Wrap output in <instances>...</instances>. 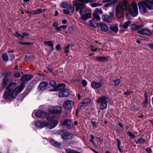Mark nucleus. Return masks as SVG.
Instances as JSON below:
<instances>
[{
	"label": "nucleus",
	"mask_w": 153,
	"mask_h": 153,
	"mask_svg": "<svg viewBox=\"0 0 153 153\" xmlns=\"http://www.w3.org/2000/svg\"><path fill=\"white\" fill-rule=\"evenodd\" d=\"M25 83H22L20 85L17 86L16 82H11L6 88L7 90L4 93V98L8 100L11 97L15 98L24 89Z\"/></svg>",
	"instance_id": "nucleus-1"
},
{
	"label": "nucleus",
	"mask_w": 153,
	"mask_h": 153,
	"mask_svg": "<svg viewBox=\"0 0 153 153\" xmlns=\"http://www.w3.org/2000/svg\"><path fill=\"white\" fill-rule=\"evenodd\" d=\"M128 5V1L124 0L116 7V15L118 18H121L124 16V10L129 12Z\"/></svg>",
	"instance_id": "nucleus-2"
},
{
	"label": "nucleus",
	"mask_w": 153,
	"mask_h": 153,
	"mask_svg": "<svg viewBox=\"0 0 153 153\" xmlns=\"http://www.w3.org/2000/svg\"><path fill=\"white\" fill-rule=\"evenodd\" d=\"M138 5L140 11L142 13L146 12V7L148 9H153V0H145L139 2Z\"/></svg>",
	"instance_id": "nucleus-3"
},
{
	"label": "nucleus",
	"mask_w": 153,
	"mask_h": 153,
	"mask_svg": "<svg viewBox=\"0 0 153 153\" xmlns=\"http://www.w3.org/2000/svg\"><path fill=\"white\" fill-rule=\"evenodd\" d=\"M97 102L99 105L100 109L103 110L107 108L108 97L104 96L100 97L97 100Z\"/></svg>",
	"instance_id": "nucleus-4"
},
{
	"label": "nucleus",
	"mask_w": 153,
	"mask_h": 153,
	"mask_svg": "<svg viewBox=\"0 0 153 153\" xmlns=\"http://www.w3.org/2000/svg\"><path fill=\"white\" fill-rule=\"evenodd\" d=\"M60 91L59 94V97H65L69 94V91L65 88V85L64 84H59L56 88V91Z\"/></svg>",
	"instance_id": "nucleus-5"
},
{
	"label": "nucleus",
	"mask_w": 153,
	"mask_h": 153,
	"mask_svg": "<svg viewBox=\"0 0 153 153\" xmlns=\"http://www.w3.org/2000/svg\"><path fill=\"white\" fill-rule=\"evenodd\" d=\"M79 10V13L81 16L80 18L84 21H86L91 16V13L88 12L87 8L82 7Z\"/></svg>",
	"instance_id": "nucleus-6"
},
{
	"label": "nucleus",
	"mask_w": 153,
	"mask_h": 153,
	"mask_svg": "<svg viewBox=\"0 0 153 153\" xmlns=\"http://www.w3.org/2000/svg\"><path fill=\"white\" fill-rule=\"evenodd\" d=\"M89 0H74L73 1V5L75 6L76 11H78L79 9L83 7H85V3L89 2Z\"/></svg>",
	"instance_id": "nucleus-7"
},
{
	"label": "nucleus",
	"mask_w": 153,
	"mask_h": 153,
	"mask_svg": "<svg viewBox=\"0 0 153 153\" xmlns=\"http://www.w3.org/2000/svg\"><path fill=\"white\" fill-rule=\"evenodd\" d=\"M59 133L61 138L64 140H70L74 137L73 134L68 132H64L63 130L59 131Z\"/></svg>",
	"instance_id": "nucleus-8"
},
{
	"label": "nucleus",
	"mask_w": 153,
	"mask_h": 153,
	"mask_svg": "<svg viewBox=\"0 0 153 153\" xmlns=\"http://www.w3.org/2000/svg\"><path fill=\"white\" fill-rule=\"evenodd\" d=\"M129 12L134 16H136L138 12V8L136 3H133L128 7Z\"/></svg>",
	"instance_id": "nucleus-9"
},
{
	"label": "nucleus",
	"mask_w": 153,
	"mask_h": 153,
	"mask_svg": "<svg viewBox=\"0 0 153 153\" xmlns=\"http://www.w3.org/2000/svg\"><path fill=\"white\" fill-rule=\"evenodd\" d=\"M108 14L109 15L107 14L103 15L102 17L103 21L108 23H110L112 21L114 12L113 11L110 12Z\"/></svg>",
	"instance_id": "nucleus-10"
},
{
	"label": "nucleus",
	"mask_w": 153,
	"mask_h": 153,
	"mask_svg": "<svg viewBox=\"0 0 153 153\" xmlns=\"http://www.w3.org/2000/svg\"><path fill=\"white\" fill-rule=\"evenodd\" d=\"M62 110L60 106H52L49 108V111L51 113H59Z\"/></svg>",
	"instance_id": "nucleus-11"
},
{
	"label": "nucleus",
	"mask_w": 153,
	"mask_h": 153,
	"mask_svg": "<svg viewBox=\"0 0 153 153\" xmlns=\"http://www.w3.org/2000/svg\"><path fill=\"white\" fill-rule=\"evenodd\" d=\"M74 105V102L71 100H68L65 101L63 104V108L66 110L71 109Z\"/></svg>",
	"instance_id": "nucleus-12"
},
{
	"label": "nucleus",
	"mask_w": 153,
	"mask_h": 153,
	"mask_svg": "<svg viewBox=\"0 0 153 153\" xmlns=\"http://www.w3.org/2000/svg\"><path fill=\"white\" fill-rule=\"evenodd\" d=\"M60 123L61 126H66L69 129L71 128H72V126L71 125V121L70 120H65L63 121H62Z\"/></svg>",
	"instance_id": "nucleus-13"
},
{
	"label": "nucleus",
	"mask_w": 153,
	"mask_h": 153,
	"mask_svg": "<svg viewBox=\"0 0 153 153\" xmlns=\"http://www.w3.org/2000/svg\"><path fill=\"white\" fill-rule=\"evenodd\" d=\"M61 6L62 8H65L69 10L72 13H73L74 11V7H72V6L70 4L63 3L61 4Z\"/></svg>",
	"instance_id": "nucleus-14"
},
{
	"label": "nucleus",
	"mask_w": 153,
	"mask_h": 153,
	"mask_svg": "<svg viewBox=\"0 0 153 153\" xmlns=\"http://www.w3.org/2000/svg\"><path fill=\"white\" fill-rule=\"evenodd\" d=\"M36 126L40 128H42L45 126H49V123L46 121L43 122L40 121H39L36 122Z\"/></svg>",
	"instance_id": "nucleus-15"
},
{
	"label": "nucleus",
	"mask_w": 153,
	"mask_h": 153,
	"mask_svg": "<svg viewBox=\"0 0 153 153\" xmlns=\"http://www.w3.org/2000/svg\"><path fill=\"white\" fill-rule=\"evenodd\" d=\"M36 116L38 117L44 118L47 114V113L41 110H39L35 114Z\"/></svg>",
	"instance_id": "nucleus-16"
},
{
	"label": "nucleus",
	"mask_w": 153,
	"mask_h": 153,
	"mask_svg": "<svg viewBox=\"0 0 153 153\" xmlns=\"http://www.w3.org/2000/svg\"><path fill=\"white\" fill-rule=\"evenodd\" d=\"M102 85V84L101 82H91V86L94 89L99 88Z\"/></svg>",
	"instance_id": "nucleus-17"
},
{
	"label": "nucleus",
	"mask_w": 153,
	"mask_h": 153,
	"mask_svg": "<svg viewBox=\"0 0 153 153\" xmlns=\"http://www.w3.org/2000/svg\"><path fill=\"white\" fill-rule=\"evenodd\" d=\"M118 0H104L102 2L104 3L108 2H110L108 4H106L104 5V7H109L111 5L115 4L117 2Z\"/></svg>",
	"instance_id": "nucleus-18"
},
{
	"label": "nucleus",
	"mask_w": 153,
	"mask_h": 153,
	"mask_svg": "<svg viewBox=\"0 0 153 153\" xmlns=\"http://www.w3.org/2000/svg\"><path fill=\"white\" fill-rule=\"evenodd\" d=\"M138 33L146 35H150L151 34V32L148 29L146 28H143L138 31Z\"/></svg>",
	"instance_id": "nucleus-19"
},
{
	"label": "nucleus",
	"mask_w": 153,
	"mask_h": 153,
	"mask_svg": "<svg viewBox=\"0 0 153 153\" xmlns=\"http://www.w3.org/2000/svg\"><path fill=\"white\" fill-rule=\"evenodd\" d=\"M48 84V83L45 82H42L39 84L38 87V89L40 90H44L47 88Z\"/></svg>",
	"instance_id": "nucleus-20"
},
{
	"label": "nucleus",
	"mask_w": 153,
	"mask_h": 153,
	"mask_svg": "<svg viewBox=\"0 0 153 153\" xmlns=\"http://www.w3.org/2000/svg\"><path fill=\"white\" fill-rule=\"evenodd\" d=\"M33 78L32 75H23L21 78V80L22 82L28 81Z\"/></svg>",
	"instance_id": "nucleus-21"
},
{
	"label": "nucleus",
	"mask_w": 153,
	"mask_h": 153,
	"mask_svg": "<svg viewBox=\"0 0 153 153\" xmlns=\"http://www.w3.org/2000/svg\"><path fill=\"white\" fill-rule=\"evenodd\" d=\"M143 27V25H137L135 24H133L132 25L131 29L132 30H137L142 28Z\"/></svg>",
	"instance_id": "nucleus-22"
},
{
	"label": "nucleus",
	"mask_w": 153,
	"mask_h": 153,
	"mask_svg": "<svg viewBox=\"0 0 153 153\" xmlns=\"http://www.w3.org/2000/svg\"><path fill=\"white\" fill-rule=\"evenodd\" d=\"M50 143L52 145L56 147H59L61 145V144L60 142H59L53 140H50Z\"/></svg>",
	"instance_id": "nucleus-23"
},
{
	"label": "nucleus",
	"mask_w": 153,
	"mask_h": 153,
	"mask_svg": "<svg viewBox=\"0 0 153 153\" xmlns=\"http://www.w3.org/2000/svg\"><path fill=\"white\" fill-rule=\"evenodd\" d=\"M100 25L101 27V29L102 31L106 32L108 30L109 28L106 25L103 23H100Z\"/></svg>",
	"instance_id": "nucleus-24"
},
{
	"label": "nucleus",
	"mask_w": 153,
	"mask_h": 153,
	"mask_svg": "<svg viewBox=\"0 0 153 153\" xmlns=\"http://www.w3.org/2000/svg\"><path fill=\"white\" fill-rule=\"evenodd\" d=\"M9 80L8 79H3L2 82V87L3 89L8 84Z\"/></svg>",
	"instance_id": "nucleus-25"
},
{
	"label": "nucleus",
	"mask_w": 153,
	"mask_h": 153,
	"mask_svg": "<svg viewBox=\"0 0 153 153\" xmlns=\"http://www.w3.org/2000/svg\"><path fill=\"white\" fill-rule=\"evenodd\" d=\"M58 122L56 120H53L50 123L51 126L49 127L50 129H52L56 126Z\"/></svg>",
	"instance_id": "nucleus-26"
},
{
	"label": "nucleus",
	"mask_w": 153,
	"mask_h": 153,
	"mask_svg": "<svg viewBox=\"0 0 153 153\" xmlns=\"http://www.w3.org/2000/svg\"><path fill=\"white\" fill-rule=\"evenodd\" d=\"M91 101L90 99L86 98L82 102V104L85 106H87L91 102Z\"/></svg>",
	"instance_id": "nucleus-27"
},
{
	"label": "nucleus",
	"mask_w": 153,
	"mask_h": 153,
	"mask_svg": "<svg viewBox=\"0 0 153 153\" xmlns=\"http://www.w3.org/2000/svg\"><path fill=\"white\" fill-rule=\"evenodd\" d=\"M50 85L53 87L55 89V90L56 91V88L59 85H58L57 86H56V83L53 80H52L50 81L49 83Z\"/></svg>",
	"instance_id": "nucleus-28"
},
{
	"label": "nucleus",
	"mask_w": 153,
	"mask_h": 153,
	"mask_svg": "<svg viewBox=\"0 0 153 153\" xmlns=\"http://www.w3.org/2000/svg\"><path fill=\"white\" fill-rule=\"evenodd\" d=\"M110 28L111 30L114 32H117L118 30V25H117L111 26Z\"/></svg>",
	"instance_id": "nucleus-29"
},
{
	"label": "nucleus",
	"mask_w": 153,
	"mask_h": 153,
	"mask_svg": "<svg viewBox=\"0 0 153 153\" xmlns=\"http://www.w3.org/2000/svg\"><path fill=\"white\" fill-rule=\"evenodd\" d=\"M15 35L16 36L18 39L21 40H23V39L25 38L22 35L19 34L18 32H16L15 34Z\"/></svg>",
	"instance_id": "nucleus-30"
},
{
	"label": "nucleus",
	"mask_w": 153,
	"mask_h": 153,
	"mask_svg": "<svg viewBox=\"0 0 153 153\" xmlns=\"http://www.w3.org/2000/svg\"><path fill=\"white\" fill-rule=\"evenodd\" d=\"M44 44L46 45L51 47H53V42L51 41H45L43 42Z\"/></svg>",
	"instance_id": "nucleus-31"
},
{
	"label": "nucleus",
	"mask_w": 153,
	"mask_h": 153,
	"mask_svg": "<svg viewBox=\"0 0 153 153\" xmlns=\"http://www.w3.org/2000/svg\"><path fill=\"white\" fill-rule=\"evenodd\" d=\"M146 140H143V138H140L138 139L137 141H135V143L136 144H141L144 143Z\"/></svg>",
	"instance_id": "nucleus-32"
},
{
	"label": "nucleus",
	"mask_w": 153,
	"mask_h": 153,
	"mask_svg": "<svg viewBox=\"0 0 153 153\" xmlns=\"http://www.w3.org/2000/svg\"><path fill=\"white\" fill-rule=\"evenodd\" d=\"M93 16L94 19H97V20L99 21L100 19V17L98 14L95 12H94L93 14Z\"/></svg>",
	"instance_id": "nucleus-33"
},
{
	"label": "nucleus",
	"mask_w": 153,
	"mask_h": 153,
	"mask_svg": "<svg viewBox=\"0 0 153 153\" xmlns=\"http://www.w3.org/2000/svg\"><path fill=\"white\" fill-rule=\"evenodd\" d=\"M108 58L105 57H98L96 59V60H98L100 61H107Z\"/></svg>",
	"instance_id": "nucleus-34"
},
{
	"label": "nucleus",
	"mask_w": 153,
	"mask_h": 153,
	"mask_svg": "<svg viewBox=\"0 0 153 153\" xmlns=\"http://www.w3.org/2000/svg\"><path fill=\"white\" fill-rule=\"evenodd\" d=\"M66 152L67 153H81L77 151L76 150H74L68 149L66 150Z\"/></svg>",
	"instance_id": "nucleus-35"
},
{
	"label": "nucleus",
	"mask_w": 153,
	"mask_h": 153,
	"mask_svg": "<svg viewBox=\"0 0 153 153\" xmlns=\"http://www.w3.org/2000/svg\"><path fill=\"white\" fill-rule=\"evenodd\" d=\"M89 24L90 26L94 27H96L97 26L95 21L93 20L89 21Z\"/></svg>",
	"instance_id": "nucleus-36"
},
{
	"label": "nucleus",
	"mask_w": 153,
	"mask_h": 153,
	"mask_svg": "<svg viewBox=\"0 0 153 153\" xmlns=\"http://www.w3.org/2000/svg\"><path fill=\"white\" fill-rule=\"evenodd\" d=\"M4 75L5 76L4 78V79H8L9 80H10L9 77L11 75L10 72H5L4 73Z\"/></svg>",
	"instance_id": "nucleus-37"
},
{
	"label": "nucleus",
	"mask_w": 153,
	"mask_h": 153,
	"mask_svg": "<svg viewBox=\"0 0 153 153\" xmlns=\"http://www.w3.org/2000/svg\"><path fill=\"white\" fill-rule=\"evenodd\" d=\"M131 23L130 21H128L125 22L124 24L122 25V27L125 28H127L128 26H129Z\"/></svg>",
	"instance_id": "nucleus-38"
},
{
	"label": "nucleus",
	"mask_w": 153,
	"mask_h": 153,
	"mask_svg": "<svg viewBox=\"0 0 153 153\" xmlns=\"http://www.w3.org/2000/svg\"><path fill=\"white\" fill-rule=\"evenodd\" d=\"M102 4V3H94L91 4V6L92 7H94L99 6Z\"/></svg>",
	"instance_id": "nucleus-39"
},
{
	"label": "nucleus",
	"mask_w": 153,
	"mask_h": 153,
	"mask_svg": "<svg viewBox=\"0 0 153 153\" xmlns=\"http://www.w3.org/2000/svg\"><path fill=\"white\" fill-rule=\"evenodd\" d=\"M113 81L114 82V85L115 86L118 85L120 82V79H116L115 80H113Z\"/></svg>",
	"instance_id": "nucleus-40"
},
{
	"label": "nucleus",
	"mask_w": 153,
	"mask_h": 153,
	"mask_svg": "<svg viewBox=\"0 0 153 153\" xmlns=\"http://www.w3.org/2000/svg\"><path fill=\"white\" fill-rule=\"evenodd\" d=\"M94 12L98 13L100 14H102L103 13V11L101 8H96L95 9V11Z\"/></svg>",
	"instance_id": "nucleus-41"
},
{
	"label": "nucleus",
	"mask_w": 153,
	"mask_h": 153,
	"mask_svg": "<svg viewBox=\"0 0 153 153\" xmlns=\"http://www.w3.org/2000/svg\"><path fill=\"white\" fill-rule=\"evenodd\" d=\"M2 58L5 61H7L8 59V57L7 55L4 53L3 54L2 56Z\"/></svg>",
	"instance_id": "nucleus-42"
},
{
	"label": "nucleus",
	"mask_w": 153,
	"mask_h": 153,
	"mask_svg": "<svg viewBox=\"0 0 153 153\" xmlns=\"http://www.w3.org/2000/svg\"><path fill=\"white\" fill-rule=\"evenodd\" d=\"M70 47V45H68L67 46L65 47L64 49L65 52V53H69V49Z\"/></svg>",
	"instance_id": "nucleus-43"
},
{
	"label": "nucleus",
	"mask_w": 153,
	"mask_h": 153,
	"mask_svg": "<svg viewBox=\"0 0 153 153\" xmlns=\"http://www.w3.org/2000/svg\"><path fill=\"white\" fill-rule=\"evenodd\" d=\"M19 43L22 45H33V44L31 43L30 42H19Z\"/></svg>",
	"instance_id": "nucleus-44"
},
{
	"label": "nucleus",
	"mask_w": 153,
	"mask_h": 153,
	"mask_svg": "<svg viewBox=\"0 0 153 153\" xmlns=\"http://www.w3.org/2000/svg\"><path fill=\"white\" fill-rule=\"evenodd\" d=\"M21 76L20 74L18 72H16L14 74V77H20Z\"/></svg>",
	"instance_id": "nucleus-45"
},
{
	"label": "nucleus",
	"mask_w": 153,
	"mask_h": 153,
	"mask_svg": "<svg viewBox=\"0 0 153 153\" xmlns=\"http://www.w3.org/2000/svg\"><path fill=\"white\" fill-rule=\"evenodd\" d=\"M127 133L131 137L133 138H134L135 137V135L134 134H133L130 131H128L127 132Z\"/></svg>",
	"instance_id": "nucleus-46"
},
{
	"label": "nucleus",
	"mask_w": 153,
	"mask_h": 153,
	"mask_svg": "<svg viewBox=\"0 0 153 153\" xmlns=\"http://www.w3.org/2000/svg\"><path fill=\"white\" fill-rule=\"evenodd\" d=\"M148 103V100H145V102H143V107H145L146 105Z\"/></svg>",
	"instance_id": "nucleus-47"
},
{
	"label": "nucleus",
	"mask_w": 153,
	"mask_h": 153,
	"mask_svg": "<svg viewBox=\"0 0 153 153\" xmlns=\"http://www.w3.org/2000/svg\"><path fill=\"white\" fill-rule=\"evenodd\" d=\"M63 12L66 14H68L70 13V11L67 9H64L63 10Z\"/></svg>",
	"instance_id": "nucleus-48"
},
{
	"label": "nucleus",
	"mask_w": 153,
	"mask_h": 153,
	"mask_svg": "<svg viewBox=\"0 0 153 153\" xmlns=\"http://www.w3.org/2000/svg\"><path fill=\"white\" fill-rule=\"evenodd\" d=\"M42 9H38L36 11V12L35 13V14H38L42 12Z\"/></svg>",
	"instance_id": "nucleus-49"
},
{
	"label": "nucleus",
	"mask_w": 153,
	"mask_h": 153,
	"mask_svg": "<svg viewBox=\"0 0 153 153\" xmlns=\"http://www.w3.org/2000/svg\"><path fill=\"white\" fill-rule=\"evenodd\" d=\"M145 150L149 153H151L152 152L151 149L149 148H147L145 149Z\"/></svg>",
	"instance_id": "nucleus-50"
},
{
	"label": "nucleus",
	"mask_w": 153,
	"mask_h": 153,
	"mask_svg": "<svg viewBox=\"0 0 153 153\" xmlns=\"http://www.w3.org/2000/svg\"><path fill=\"white\" fill-rule=\"evenodd\" d=\"M53 26L56 28L58 26V23L56 22H55L53 24Z\"/></svg>",
	"instance_id": "nucleus-51"
},
{
	"label": "nucleus",
	"mask_w": 153,
	"mask_h": 153,
	"mask_svg": "<svg viewBox=\"0 0 153 153\" xmlns=\"http://www.w3.org/2000/svg\"><path fill=\"white\" fill-rule=\"evenodd\" d=\"M82 84L84 87L87 84V82L85 80H83L82 81Z\"/></svg>",
	"instance_id": "nucleus-52"
},
{
	"label": "nucleus",
	"mask_w": 153,
	"mask_h": 153,
	"mask_svg": "<svg viewBox=\"0 0 153 153\" xmlns=\"http://www.w3.org/2000/svg\"><path fill=\"white\" fill-rule=\"evenodd\" d=\"M91 138L90 139V140L91 142H93V140L94 139L95 137L93 135H91Z\"/></svg>",
	"instance_id": "nucleus-53"
},
{
	"label": "nucleus",
	"mask_w": 153,
	"mask_h": 153,
	"mask_svg": "<svg viewBox=\"0 0 153 153\" xmlns=\"http://www.w3.org/2000/svg\"><path fill=\"white\" fill-rule=\"evenodd\" d=\"M61 45L59 44L57 45L56 46V49L57 50L59 51L60 49Z\"/></svg>",
	"instance_id": "nucleus-54"
},
{
	"label": "nucleus",
	"mask_w": 153,
	"mask_h": 153,
	"mask_svg": "<svg viewBox=\"0 0 153 153\" xmlns=\"http://www.w3.org/2000/svg\"><path fill=\"white\" fill-rule=\"evenodd\" d=\"M91 50L93 51H96L97 50V48H95V47L93 46L91 47Z\"/></svg>",
	"instance_id": "nucleus-55"
},
{
	"label": "nucleus",
	"mask_w": 153,
	"mask_h": 153,
	"mask_svg": "<svg viewBox=\"0 0 153 153\" xmlns=\"http://www.w3.org/2000/svg\"><path fill=\"white\" fill-rule=\"evenodd\" d=\"M117 147H120V145L121 144V142H120V140L119 139H117Z\"/></svg>",
	"instance_id": "nucleus-56"
},
{
	"label": "nucleus",
	"mask_w": 153,
	"mask_h": 153,
	"mask_svg": "<svg viewBox=\"0 0 153 153\" xmlns=\"http://www.w3.org/2000/svg\"><path fill=\"white\" fill-rule=\"evenodd\" d=\"M83 105V104H82V102L81 103H80L78 106V108H79V109H80L82 106H84Z\"/></svg>",
	"instance_id": "nucleus-57"
},
{
	"label": "nucleus",
	"mask_w": 153,
	"mask_h": 153,
	"mask_svg": "<svg viewBox=\"0 0 153 153\" xmlns=\"http://www.w3.org/2000/svg\"><path fill=\"white\" fill-rule=\"evenodd\" d=\"M22 35H23V36L24 37V36H28L29 35V34L28 33H27L24 32V33H22Z\"/></svg>",
	"instance_id": "nucleus-58"
},
{
	"label": "nucleus",
	"mask_w": 153,
	"mask_h": 153,
	"mask_svg": "<svg viewBox=\"0 0 153 153\" xmlns=\"http://www.w3.org/2000/svg\"><path fill=\"white\" fill-rule=\"evenodd\" d=\"M144 97L145 98V100H148L147 94L146 93V92L144 94Z\"/></svg>",
	"instance_id": "nucleus-59"
},
{
	"label": "nucleus",
	"mask_w": 153,
	"mask_h": 153,
	"mask_svg": "<svg viewBox=\"0 0 153 153\" xmlns=\"http://www.w3.org/2000/svg\"><path fill=\"white\" fill-rule=\"evenodd\" d=\"M91 123L93 126L96 127V124L95 122H92Z\"/></svg>",
	"instance_id": "nucleus-60"
},
{
	"label": "nucleus",
	"mask_w": 153,
	"mask_h": 153,
	"mask_svg": "<svg viewBox=\"0 0 153 153\" xmlns=\"http://www.w3.org/2000/svg\"><path fill=\"white\" fill-rule=\"evenodd\" d=\"M61 27H58L56 28H55V30L57 31H60L61 30Z\"/></svg>",
	"instance_id": "nucleus-61"
},
{
	"label": "nucleus",
	"mask_w": 153,
	"mask_h": 153,
	"mask_svg": "<svg viewBox=\"0 0 153 153\" xmlns=\"http://www.w3.org/2000/svg\"><path fill=\"white\" fill-rule=\"evenodd\" d=\"M67 26L65 25H63L60 26V27H61V28H63L64 29H66L67 28Z\"/></svg>",
	"instance_id": "nucleus-62"
},
{
	"label": "nucleus",
	"mask_w": 153,
	"mask_h": 153,
	"mask_svg": "<svg viewBox=\"0 0 153 153\" xmlns=\"http://www.w3.org/2000/svg\"><path fill=\"white\" fill-rule=\"evenodd\" d=\"M67 22V21L65 20H63L62 21V22L63 24H65Z\"/></svg>",
	"instance_id": "nucleus-63"
},
{
	"label": "nucleus",
	"mask_w": 153,
	"mask_h": 153,
	"mask_svg": "<svg viewBox=\"0 0 153 153\" xmlns=\"http://www.w3.org/2000/svg\"><path fill=\"white\" fill-rule=\"evenodd\" d=\"M149 46L151 48L153 49V44H149Z\"/></svg>",
	"instance_id": "nucleus-64"
}]
</instances>
